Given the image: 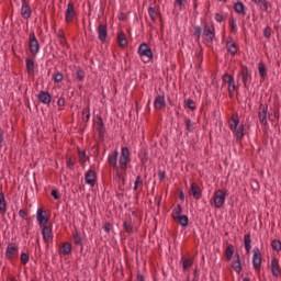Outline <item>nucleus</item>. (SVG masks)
<instances>
[{
    "instance_id": "obj_11",
    "label": "nucleus",
    "mask_w": 281,
    "mask_h": 281,
    "mask_svg": "<svg viewBox=\"0 0 281 281\" xmlns=\"http://www.w3.org/2000/svg\"><path fill=\"white\" fill-rule=\"evenodd\" d=\"M76 16H77L76 7H75L74 2H69L67 4L66 15H65L66 23H71L74 21V19H76Z\"/></svg>"
},
{
    "instance_id": "obj_40",
    "label": "nucleus",
    "mask_w": 281,
    "mask_h": 281,
    "mask_svg": "<svg viewBox=\"0 0 281 281\" xmlns=\"http://www.w3.org/2000/svg\"><path fill=\"white\" fill-rule=\"evenodd\" d=\"M184 106H187V109H190V111H196V103L192 99L184 100Z\"/></svg>"
},
{
    "instance_id": "obj_52",
    "label": "nucleus",
    "mask_w": 281,
    "mask_h": 281,
    "mask_svg": "<svg viewBox=\"0 0 281 281\" xmlns=\"http://www.w3.org/2000/svg\"><path fill=\"white\" fill-rule=\"evenodd\" d=\"M20 260L22 265H27V262H30V255H27L26 252H22L20 255Z\"/></svg>"
},
{
    "instance_id": "obj_43",
    "label": "nucleus",
    "mask_w": 281,
    "mask_h": 281,
    "mask_svg": "<svg viewBox=\"0 0 281 281\" xmlns=\"http://www.w3.org/2000/svg\"><path fill=\"white\" fill-rule=\"evenodd\" d=\"M90 117H91V111H90L89 104H88L87 108L82 109V120H83V122H89Z\"/></svg>"
},
{
    "instance_id": "obj_41",
    "label": "nucleus",
    "mask_w": 281,
    "mask_h": 281,
    "mask_svg": "<svg viewBox=\"0 0 281 281\" xmlns=\"http://www.w3.org/2000/svg\"><path fill=\"white\" fill-rule=\"evenodd\" d=\"M72 240H74V245H82V236L80 235V233H78V231H76L72 234Z\"/></svg>"
},
{
    "instance_id": "obj_59",
    "label": "nucleus",
    "mask_w": 281,
    "mask_h": 281,
    "mask_svg": "<svg viewBox=\"0 0 281 281\" xmlns=\"http://www.w3.org/2000/svg\"><path fill=\"white\" fill-rule=\"evenodd\" d=\"M215 21H217V23H223L224 21L223 14L215 13Z\"/></svg>"
},
{
    "instance_id": "obj_57",
    "label": "nucleus",
    "mask_w": 281,
    "mask_h": 281,
    "mask_svg": "<svg viewBox=\"0 0 281 281\" xmlns=\"http://www.w3.org/2000/svg\"><path fill=\"white\" fill-rule=\"evenodd\" d=\"M50 196H53V199H55V201H58V199H60V195L58 194V190H52Z\"/></svg>"
},
{
    "instance_id": "obj_26",
    "label": "nucleus",
    "mask_w": 281,
    "mask_h": 281,
    "mask_svg": "<svg viewBox=\"0 0 281 281\" xmlns=\"http://www.w3.org/2000/svg\"><path fill=\"white\" fill-rule=\"evenodd\" d=\"M8 212V203L5 202V194L3 191L0 192V214L5 215Z\"/></svg>"
},
{
    "instance_id": "obj_35",
    "label": "nucleus",
    "mask_w": 281,
    "mask_h": 281,
    "mask_svg": "<svg viewBox=\"0 0 281 281\" xmlns=\"http://www.w3.org/2000/svg\"><path fill=\"white\" fill-rule=\"evenodd\" d=\"M178 225H181V227H188L189 218L188 215H181L175 220Z\"/></svg>"
},
{
    "instance_id": "obj_16",
    "label": "nucleus",
    "mask_w": 281,
    "mask_h": 281,
    "mask_svg": "<svg viewBox=\"0 0 281 281\" xmlns=\"http://www.w3.org/2000/svg\"><path fill=\"white\" fill-rule=\"evenodd\" d=\"M232 37H227L226 40V49L231 56H236L238 54V46L233 42Z\"/></svg>"
},
{
    "instance_id": "obj_38",
    "label": "nucleus",
    "mask_w": 281,
    "mask_h": 281,
    "mask_svg": "<svg viewBox=\"0 0 281 281\" xmlns=\"http://www.w3.org/2000/svg\"><path fill=\"white\" fill-rule=\"evenodd\" d=\"M98 135L100 142H104V134L106 133V128L104 127V124H101L97 127Z\"/></svg>"
},
{
    "instance_id": "obj_39",
    "label": "nucleus",
    "mask_w": 281,
    "mask_h": 281,
    "mask_svg": "<svg viewBox=\"0 0 281 281\" xmlns=\"http://www.w3.org/2000/svg\"><path fill=\"white\" fill-rule=\"evenodd\" d=\"M143 186H144V180L142 179V175H138L134 182V192H137V190H139V188H142Z\"/></svg>"
},
{
    "instance_id": "obj_49",
    "label": "nucleus",
    "mask_w": 281,
    "mask_h": 281,
    "mask_svg": "<svg viewBox=\"0 0 281 281\" xmlns=\"http://www.w3.org/2000/svg\"><path fill=\"white\" fill-rule=\"evenodd\" d=\"M66 166L67 168H70V170H74V167L76 166V159H71V157H66Z\"/></svg>"
},
{
    "instance_id": "obj_32",
    "label": "nucleus",
    "mask_w": 281,
    "mask_h": 281,
    "mask_svg": "<svg viewBox=\"0 0 281 281\" xmlns=\"http://www.w3.org/2000/svg\"><path fill=\"white\" fill-rule=\"evenodd\" d=\"M244 247H245L247 254H249V251H251V234H247L244 236Z\"/></svg>"
},
{
    "instance_id": "obj_20",
    "label": "nucleus",
    "mask_w": 281,
    "mask_h": 281,
    "mask_svg": "<svg viewBox=\"0 0 281 281\" xmlns=\"http://www.w3.org/2000/svg\"><path fill=\"white\" fill-rule=\"evenodd\" d=\"M154 108L157 111H161V109H166V97L162 94H158L154 101Z\"/></svg>"
},
{
    "instance_id": "obj_62",
    "label": "nucleus",
    "mask_w": 281,
    "mask_h": 281,
    "mask_svg": "<svg viewBox=\"0 0 281 281\" xmlns=\"http://www.w3.org/2000/svg\"><path fill=\"white\" fill-rule=\"evenodd\" d=\"M192 281H199V270L195 268L193 271V279Z\"/></svg>"
},
{
    "instance_id": "obj_22",
    "label": "nucleus",
    "mask_w": 281,
    "mask_h": 281,
    "mask_svg": "<svg viewBox=\"0 0 281 281\" xmlns=\"http://www.w3.org/2000/svg\"><path fill=\"white\" fill-rule=\"evenodd\" d=\"M37 100L42 104H50L52 103V94H49V92H47V91L42 90V91H40V93L37 95Z\"/></svg>"
},
{
    "instance_id": "obj_51",
    "label": "nucleus",
    "mask_w": 281,
    "mask_h": 281,
    "mask_svg": "<svg viewBox=\"0 0 281 281\" xmlns=\"http://www.w3.org/2000/svg\"><path fill=\"white\" fill-rule=\"evenodd\" d=\"M63 75L60 74V71H55L53 75V80L54 82H63Z\"/></svg>"
},
{
    "instance_id": "obj_58",
    "label": "nucleus",
    "mask_w": 281,
    "mask_h": 281,
    "mask_svg": "<svg viewBox=\"0 0 281 281\" xmlns=\"http://www.w3.org/2000/svg\"><path fill=\"white\" fill-rule=\"evenodd\" d=\"M136 280L137 281H146V278L143 276V273L139 270H137Z\"/></svg>"
},
{
    "instance_id": "obj_10",
    "label": "nucleus",
    "mask_w": 281,
    "mask_h": 281,
    "mask_svg": "<svg viewBox=\"0 0 281 281\" xmlns=\"http://www.w3.org/2000/svg\"><path fill=\"white\" fill-rule=\"evenodd\" d=\"M97 32L100 43H106V36H109V25L106 23L99 24Z\"/></svg>"
},
{
    "instance_id": "obj_4",
    "label": "nucleus",
    "mask_w": 281,
    "mask_h": 281,
    "mask_svg": "<svg viewBox=\"0 0 281 281\" xmlns=\"http://www.w3.org/2000/svg\"><path fill=\"white\" fill-rule=\"evenodd\" d=\"M222 80L224 85L228 86V97L234 98V91H238V88L236 87V81L234 80V76L225 74L223 75Z\"/></svg>"
},
{
    "instance_id": "obj_54",
    "label": "nucleus",
    "mask_w": 281,
    "mask_h": 281,
    "mask_svg": "<svg viewBox=\"0 0 281 281\" xmlns=\"http://www.w3.org/2000/svg\"><path fill=\"white\" fill-rule=\"evenodd\" d=\"M116 175H115V181L117 183H120L121 181L124 183L125 179L122 176V173L120 172V167H117V170H115Z\"/></svg>"
},
{
    "instance_id": "obj_36",
    "label": "nucleus",
    "mask_w": 281,
    "mask_h": 281,
    "mask_svg": "<svg viewBox=\"0 0 281 281\" xmlns=\"http://www.w3.org/2000/svg\"><path fill=\"white\" fill-rule=\"evenodd\" d=\"M258 71H259V76L260 78H267V66L265 65V63H259L258 64Z\"/></svg>"
},
{
    "instance_id": "obj_24",
    "label": "nucleus",
    "mask_w": 281,
    "mask_h": 281,
    "mask_svg": "<svg viewBox=\"0 0 281 281\" xmlns=\"http://www.w3.org/2000/svg\"><path fill=\"white\" fill-rule=\"evenodd\" d=\"M59 254L60 256H69L71 254V244L70 243H63L59 246Z\"/></svg>"
},
{
    "instance_id": "obj_30",
    "label": "nucleus",
    "mask_w": 281,
    "mask_h": 281,
    "mask_svg": "<svg viewBox=\"0 0 281 281\" xmlns=\"http://www.w3.org/2000/svg\"><path fill=\"white\" fill-rule=\"evenodd\" d=\"M34 69H35L34 59L27 57L26 58V71H27L29 76H34Z\"/></svg>"
},
{
    "instance_id": "obj_13",
    "label": "nucleus",
    "mask_w": 281,
    "mask_h": 281,
    "mask_svg": "<svg viewBox=\"0 0 281 281\" xmlns=\"http://www.w3.org/2000/svg\"><path fill=\"white\" fill-rule=\"evenodd\" d=\"M214 25H212V27H210V25L205 24L203 27V36H204V41H206V43H212V41H214V36H216V34L214 33Z\"/></svg>"
},
{
    "instance_id": "obj_23",
    "label": "nucleus",
    "mask_w": 281,
    "mask_h": 281,
    "mask_svg": "<svg viewBox=\"0 0 281 281\" xmlns=\"http://www.w3.org/2000/svg\"><path fill=\"white\" fill-rule=\"evenodd\" d=\"M42 236L45 243H49V238H54L52 235V227L47 226V224L42 225Z\"/></svg>"
},
{
    "instance_id": "obj_7",
    "label": "nucleus",
    "mask_w": 281,
    "mask_h": 281,
    "mask_svg": "<svg viewBox=\"0 0 281 281\" xmlns=\"http://www.w3.org/2000/svg\"><path fill=\"white\" fill-rule=\"evenodd\" d=\"M14 258H19V246L14 243H10L7 246L5 259L14 260Z\"/></svg>"
},
{
    "instance_id": "obj_48",
    "label": "nucleus",
    "mask_w": 281,
    "mask_h": 281,
    "mask_svg": "<svg viewBox=\"0 0 281 281\" xmlns=\"http://www.w3.org/2000/svg\"><path fill=\"white\" fill-rule=\"evenodd\" d=\"M260 3L259 10H261V12H269V1L262 0Z\"/></svg>"
},
{
    "instance_id": "obj_47",
    "label": "nucleus",
    "mask_w": 281,
    "mask_h": 281,
    "mask_svg": "<svg viewBox=\"0 0 281 281\" xmlns=\"http://www.w3.org/2000/svg\"><path fill=\"white\" fill-rule=\"evenodd\" d=\"M250 188L254 190V192H258V190H260V183L258 182V180H250Z\"/></svg>"
},
{
    "instance_id": "obj_14",
    "label": "nucleus",
    "mask_w": 281,
    "mask_h": 281,
    "mask_svg": "<svg viewBox=\"0 0 281 281\" xmlns=\"http://www.w3.org/2000/svg\"><path fill=\"white\" fill-rule=\"evenodd\" d=\"M190 196H193L196 201L203 196V192L201 191V187L196 184V182L191 183V188L189 190Z\"/></svg>"
},
{
    "instance_id": "obj_8",
    "label": "nucleus",
    "mask_w": 281,
    "mask_h": 281,
    "mask_svg": "<svg viewBox=\"0 0 281 281\" xmlns=\"http://www.w3.org/2000/svg\"><path fill=\"white\" fill-rule=\"evenodd\" d=\"M138 56H140V58H144V56H145L146 58H148V60H147V63H148L149 60H153V58H154L153 49L146 43H142L138 47Z\"/></svg>"
},
{
    "instance_id": "obj_46",
    "label": "nucleus",
    "mask_w": 281,
    "mask_h": 281,
    "mask_svg": "<svg viewBox=\"0 0 281 281\" xmlns=\"http://www.w3.org/2000/svg\"><path fill=\"white\" fill-rule=\"evenodd\" d=\"M271 247L273 251H281V241L279 239H273L271 241Z\"/></svg>"
},
{
    "instance_id": "obj_37",
    "label": "nucleus",
    "mask_w": 281,
    "mask_h": 281,
    "mask_svg": "<svg viewBox=\"0 0 281 281\" xmlns=\"http://www.w3.org/2000/svg\"><path fill=\"white\" fill-rule=\"evenodd\" d=\"M181 262L183 271H188V269H190V267L194 265V261H192V259H186V257L181 258Z\"/></svg>"
},
{
    "instance_id": "obj_12",
    "label": "nucleus",
    "mask_w": 281,
    "mask_h": 281,
    "mask_svg": "<svg viewBox=\"0 0 281 281\" xmlns=\"http://www.w3.org/2000/svg\"><path fill=\"white\" fill-rule=\"evenodd\" d=\"M85 181L90 188H95V183L98 181V173L94 170H88L85 175Z\"/></svg>"
},
{
    "instance_id": "obj_33",
    "label": "nucleus",
    "mask_w": 281,
    "mask_h": 281,
    "mask_svg": "<svg viewBox=\"0 0 281 281\" xmlns=\"http://www.w3.org/2000/svg\"><path fill=\"white\" fill-rule=\"evenodd\" d=\"M225 258L226 260L229 262V260H232V258H234V245L229 244L226 248H225Z\"/></svg>"
},
{
    "instance_id": "obj_17",
    "label": "nucleus",
    "mask_w": 281,
    "mask_h": 281,
    "mask_svg": "<svg viewBox=\"0 0 281 281\" xmlns=\"http://www.w3.org/2000/svg\"><path fill=\"white\" fill-rule=\"evenodd\" d=\"M148 14H149L153 23H157V16H159L160 23L162 22L161 12H159V10L156 9L155 7L148 8ZM161 25H164V22L161 23Z\"/></svg>"
},
{
    "instance_id": "obj_25",
    "label": "nucleus",
    "mask_w": 281,
    "mask_h": 281,
    "mask_svg": "<svg viewBox=\"0 0 281 281\" xmlns=\"http://www.w3.org/2000/svg\"><path fill=\"white\" fill-rule=\"evenodd\" d=\"M232 269L236 271V273H240L243 271V263L240 262V255L236 254V260H234L231 265Z\"/></svg>"
},
{
    "instance_id": "obj_63",
    "label": "nucleus",
    "mask_w": 281,
    "mask_h": 281,
    "mask_svg": "<svg viewBox=\"0 0 281 281\" xmlns=\"http://www.w3.org/2000/svg\"><path fill=\"white\" fill-rule=\"evenodd\" d=\"M19 216H20L21 218H25V216H27V211H25V210H20V211H19Z\"/></svg>"
},
{
    "instance_id": "obj_15",
    "label": "nucleus",
    "mask_w": 281,
    "mask_h": 281,
    "mask_svg": "<svg viewBox=\"0 0 281 281\" xmlns=\"http://www.w3.org/2000/svg\"><path fill=\"white\" fill-rule=\"evenodd\" d=\"M38 225L41 227H43V225H47V223H49V217H47V212H45V210H43V207H40L37 210V215H36Z\"/></svg>"
},
{
    "instance_id": "obj_60",
    "label": "nucleus",
    "mask_w": 281,
    "mask_h": 281,
    "mask_svg": "<svg viewBox=\"0 0 281 281\" xmlns=\"http://www.w3.org/2000/svg\"><path fill=\"white\" fill-rule=\"evenodd\" d=\"M158 178H159V181H164V179H166V171L159 170L158 171Z\"/></svg>"
},
{
    "instance_id": "obj_5",
    "label": "nucleus",
    "mask_w": 281,
    "mask_h": 281,
    "mask_svg": "<svg viewBox=\"0 0 281 281\" xmlns=\"http://www.w3.org/2000/svg\"><path fill=\"white\" fill-rule=\"evenodd\" d=\"M29 49L32 56H36L41 49V45L38 44V40H36V34L34 32H31L29 36Z\"/></svg>"
},
{
    "instance_id": "obj_21",
    "label": "nucleus",
    "mask_w": 281,
    "mask_h": 281,
    "mask_svg": "<svg viewBox=\"0 0 281 281\" xmlns=\"http://www.w3.org/2000/svg\"><path fill=\"white\" fill-rule=\"evenodd\" d=\"M271 273L274 276V278H279L281 276V268H280V261L277 258H273L271 260Z\"/></svg>"
},
{
    "instance_id": "obj_19",
    "label": "nucleus",
    "mask_w": 281,
    "mask_h": 281,
    "mask_svg": "<svg viewBox=\"0 0 281 281\" xmlns=\"http://www.w3.org/2000/svg\"><path fill=\"white\" fill-rule=\"evenodd\" d=\"M120 153H117V149L114 150L111 155H109L108 157V164L111 168H113V170L117 171V157H119Z\"/></svg>"
},
{
    "instance_id": "obj_44",
    "label": "nucleus",
    "mask_w": 281,
    "mask_h": 281,
    "mask_svg": "<svg viewBox=\"0 0 281 281\" xmlns=\"http://www.w3.org/2000/svg\"><path fill=\"white\" fill-rule=\"evenodd\" d=\"M228 25L231 27V31L236 34L238 32V27L236 26V20L234 19V16H231L228 20Z\"/></svg>"
},
{
    "instance_id": "obj_3",
    "label": "nucleus",
    "mask_w": 281,
    "mask_h": 281,
    "mask_svg": "<svg viewBox=\"0 0 281 281\" xmlns=\"http://www.w3.org/2000/svg\"><path fill=\"white\" fill-rule=\"evenodd\" d=\"M226 196H227L226 191L221 190V189L215 191L213 194L214 207H216L217 210H221V207H223L225 205Z\"/></svg>"
},
{
    "instance_id": "obj_45",
    "label": "nucleus",
    "mask_w": 281,
    "mask_h": 281,
    "mask_svg": "<svg viewBox=\"0 0 281 281\" xmlns=\"http://www.w3.org/2000/svg\"><path fill=\"white\" fill-rule=\"evenodd\" d=\"M85 70H82V68H78L77 72H76V80H78L79 82L85 81Z\"/></svg>"
},
{
    "instance_id": "obj_34",
    "label": "nucleus",
    "mask_w": 281,
    "mask_h": 281,
    "mask_svg": "<svg viewBox=\"0 0 281 281\" xmlns=\"http://www.w3.org/2000/svg\"><path fill=\"white\" fill-rule=\"evenodd\" d=\"M183 213V209L181 207V204H177V206L172 210L171 216L173 221H177L179 216Z\"/></svg>"
},
{
    "instance_id": "obj_64",
    "label": "nucleus",
    "mask_w": 281,
    "mask_h": 281,
    "mask_svg": "<svg viewBox=\"0 0 281 281\" xmlns=\"http://www.w3.org/2000/svg\"><path fill=\"white\" fill-rule=\"evenodd\" d=\"M58 106H65V98H59L57 101Z\"/></svg>"
},
{
    "instance_id": "obj_27",
    "label": "nucleus",
    "mask_w": 281,
    "mask_h": 281,
    "mask_svg": "<svg viewBox=\"0 0 281 281\" xmlns=\"http://www.w3.org/2000/svg\"><path fill=\"white\" fill-rule=\"evenodd\" d=\"M233 131L235 132L236 142H241L243 137H245V125L240 124Z\"/></svg>"
},
{
    "instance_id": "obj_2",
    "label": "nucleus",
    "mask_w": 281,
    "mask_h": 281,
    "mask_svg": "<svg viewBox=\"0 0 281 281\" xmlns=\"http://www.w3.org/2000/svg\"><path fill=\"white\" fill-rule=\"evenodd\" d=\"M128 164H131V150H128V147H122L119 166L121 172L124 175H126V168H128Z\"/></svg>"
},
{
    "instance_id": "obj_55",
    "label": "nucleus",
    "mask_w": 281,
    "mask_h": 281,
    "mask_svg": "<svg viewBox=\"0 0 281 281\" xmlns=\"http://www.w3.org/2000/svg\"><path fill=\"white\" fill-rule=\"evenodd\" d=\"M103 229H104V232H106V234H110V233H111V229H113V224L110 223V222H105V223L103 224Z\"/></svg>"
},
{
    "instance_id": "obj_50",
    "label": "nucleus",
    "mask_w": 281,
    "mask_h": 281,
    "mask_svg": "<svg viewBox=\"0 0 281 281\" xmlns=\"http://www.w3.org/2000/svg\"><path fill=\"white\" fill-rule=\"evenodd\" d=\"M201 32H203L201 26L194 27L193 36H195L196 41H201Z\"/></svg>"
},
{
    "instance_id": "obj_53",
    "label": "nucleus",
    "mask_w": 281,
    "mask_h": 281,
    "mask_svg": "<svg viewBox=\"0 0 281 281\" xmlns=\"http://www.w3.org/2000/svg\"><path fill=\"white\" fill-rule=\"evenodd\" d=\"M184 124H186V130L188 131V133H192V131H194V128L192 127V120L186 119Z\"/></svg>"
},
{
    "instance_id": "obj_9",
    "label": "nucleus",
    "mask_w": 281,
    "mask_h": 281,
    "mask_svg": "<svg viewBox=\"0 0 281 281\" xmlns=\"http://www.w3.org/2000/svg\"><path fill=\"white\" fill-rule=\"evenodd\" d=\"M252 252V267L255 271L260 272V267H262V254L258 248H255Z\"/></svg>"
},
{
    "instance_id": "obj_29",
    "label": "nucleus",
    "mask_w": 281,
    "mask_h": 281,
    "mask_svg": "<svg viewBox=\"0 0 281 281\" xmlns=\"http://www.w3.org/2000/svg\"><path fill=\"white\" fill-rule=\"evenodd\" d=\"M234 10L237 14H241L243 16L247 14V12L245 11V4L240 1L234 3Z\"/></svg>"
},
{
    "instance_id": "obj_1",
    "label": "nucleus",
    "mask_w": 281,
    "mask_h": 281,
    "mask_svg": "<svg viewBox=\"0 0 281 281\" xmlns=\"http://www.w3.org/2000/svg\"><path fill=\"white\" fill-rule=\"evenodd\" d=\"M258 117H259V122H261V124H263L265 126H267V124H269L268 120L273 122V119H272L273 117V113L269 112V105L267 103H260L259 104Z\"/></svg>"
},
{
    "instance_id": "obj_6",
    "label": "nucleus",
    "mask_w": 281,
    "mask_h": 281,
    "mask_svg": "<svg viewBox=\"0 0 281 281\" xmlns=\"http://www.w3.org/2000/svg\"><path fill=\"white\" fill-rule=\"evenodd\" d=\"M238 78H241V82L244 85V89L249 91V85L251 83V74H249V68L247 66H241Z\"/></svg>"
},
{
    "instance_id": "obj_31",
    "label": "nucleus",
    "mask_w": 281,
    "mask_h": 281,
    "mask_svg": "<svg viewBox=\"0 0 281 281\" xmlns=\"http://www.w3.org/2000/svg\"><path fill=\"white\" fill-rule=\"evenodd\" d=\"M117 44L119 47H126V45H128V40H126V34H124V32L119 33Z\"/></svg>"
},
{
    "instance_id": "obj_56",
    "label": "nucleus",
    "mask_w": 281,
    "mask_h": 281,
    "mask_svg": "<svg viewBox=\"0 0 281 281\" xmlns=\"http://www.w3.org/2000/svg\"><path fill=\"white\" fill-rule=\"evenodd\" d=\"M271 26H266L265 30H263V36L265 38H271Z\"/></svg>"
},
{
    "instance_id": "obj_61",
    "label": "nucleus",
    "mask_w": 281,
    "mask_h": 281,
    "mask_svg": "<svg viewBox=\"0 0 281 281\" xmlns=\"http://www.w3.org/2000/svg\"><path fill=\"white\" fill-rule=\"evenodd\" d=\"M85 157H87V153L86 151H79V160L82 161L85 164Z\"/></svg>"
},
{
    "instance_id": "obj_42",
    "label": "nucleus",
    "mask_w": 281,
    "mask_h": 281,
    "mask_svg": "<svg viewBox=\"0 0 281 281\" xmlns=\"http://www.w3.org/2000/svg\"><path fill=\"white\" fill-rule=\"evenodd\" d=\"M123 228L126 234H133V223L131 221H124Z\"/></svg>"
},
{
    "instance_id": "obj_18",
    "label": "nucleus",
    "mask_w": 281,
    "mask_h": 281,
    "mask_svg": "<svg viewBox=\"0 0 281 281\" xmlns=\"http://www.w3.org/2000/svg\"><path fill=\"white\" fill-rule=\"evenodd\" d=\"M21 16L23 19H30L32 16V8L26 0H22Z\"/></svg>"
},
{
    "instance_id": "obj_28",
    "label": "nucleus",
    "mask_w": 281,
    "mask_h": 281,
    "mask_svg": "<svg viewBox=\"0 0 281 281\" xmlns=\"http://www.w3.org/2000/svg\"><path fill=\"white\" fill-rule=\"evenodd\" d=\"M240 122V119H238V114H233L231 120H229V128L231 131H236L238 128V124Z\"/></svg>"
}]
</instances>
